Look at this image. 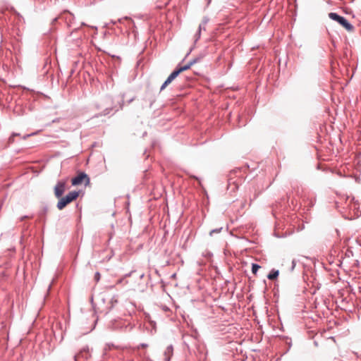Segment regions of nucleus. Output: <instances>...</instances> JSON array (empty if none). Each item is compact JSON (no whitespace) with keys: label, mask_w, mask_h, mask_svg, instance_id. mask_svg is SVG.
I'll return each mask as SVG.
<instances>
[{"label":"nucleus","mask_w":361,"mask_h":361,"mask_svg":"<svg viewBox=\"0 0 361 361\" xmlns=\"http://www.w3.org/2000/svg\"><path fill=\"white\" fill-rule=\"evenodd\" d=\"M71 183L73 185H78L82 183H85V185H87L90 184V178L85 173L80 172L77 176L72 178Z\"/></svg>","instance_id":"obj_4"},{"label":"nucleus","mask_w":361,"mask_h":361,"mask_svg":"<svg viewBox=\"0 0 361 361\" xmlns=\"http://www.w3.org/2000/svg\"><path fill=\"white\" fill-rule=\"evenodd\" d=\"M90 357V353L89 348L87 347V348H84L83 349H82L80 351V353L75 356V361H78L80 358L87 359Z\"/></svg>","instance_id":"obj_6"},{"label":"nucleus","mask_w":361,"mask_h":361,"mask_svg":"<svg viewBox=\"0 0 361 361\" xmlns=\"http://www.w3.org/2000/svg\"><path fill=\"white\" fill-rule=\"evenodd\" d=\"M260 269V266L257 264H252V272L254 274H256L257 271Z\"/></svg>","instance_id":"obj_9"},{"label":"nucleus","mask_w":361,"mask_h":361,"mask_svg":"<svg viewBox=\"0 0 361 361\" xmlns=\"http://www.w3.org/2000/svg\"><path fill=\"white\" fill-rule=\"evenodd\" d=\"M125 282V283H128V281H125V279L123 278V279H119L118 281H117V284H120V283H122Z\"/></svg>","instance_id":"obj_11"},{"label":"nucleus","mask_w":361,"mask_h":361,"mask_svg":"<svg viewBox=\"0 0 361 361\" xmlns=\"http://www.w3.org/2000/svg\"><path fill=\"white\" fill-rule=\"evenodd\" d=\"M279 271L272 270L269 275L267 276L268 279L269 280H274L276 279L279 276Z\"/></svg>","instance_id":"obj_7"},{"label":"nucleus","mask_w":361,"mask_h":361,"mask_svg":"<svg viewBox=\"0 0 361 361\" xmlns=\"http://www.w3.org/2000/svg\"><path fill=\"white\" fill-rule=\"evenodd\" d=\"M66 190V181H59L54 187V195L57 198H60Z\"/></svg>","instance_id":"obj_5"},{"label":"nucleus","mask_w":361,"mask_h":361,"mask_svg":"<svg viewBox=\"0 0 361 361\" xmlns=\"http://www.w3.org/2000/svg\"><path fill=\"white\" fill-rule=\"evenodd\" d=\"M101 275L99 272H96L94 276V281L98 282L100 279Z\"/></svg>","instance_id":"obj_10"},{"label":"nucleus","mask_w":361,"mask_h":361,"mask_svg":"<svg viewBox=\"0 0 361 361\" xmlns=\"http://www.w3.org/2000/svg\"><path fill=\"white\" fill-rule=\"evenodd\" d=\"M195 63V61H192L187 65L180 66L176 70H175L173 72H172L171 75L168 77V78L166 80V81L164 82V84L161 85V90L165 89L166 87L169 85L180 73L188 70L191 67V66Z\"/></svg>","instance_id":"obj_2"},{"label":"nucleus","mask_w":361,"mask_h":361,"mask_svg":"<svg viewBox=\"0 0 361 361\" xmlns=\"http://www.w3.org/2000/svg\"><path fill=\"white\" fill-rule=\"evenodd\" d=\"M329 17L338 22L340 25H341L343 27H345L348 31H353V26L348 23V21L343 17L340 16L336 13H329Z\"/></svg>","instance_id":"obj_3"},{"label":"nucleus","mask_w":361,"mask_h":361,"mask_svg":"<svg viewBox=\"0 0 361 361\" xmlns=\"http://www.w3.org/2000/svg\"><path fill=\"white\" fill-rule=\"evenodd\" d=\"M173 354V348L171 346H169L166 348V351H165V355L166 356H168L166 358V361H169L170 360V356Z\"/></svg>","instance_id":"obj_8"},{"label":"nucleus","mask_w":361,"mask_h":361,"mask_svg":"<svg viewBox=\"0 0 361 361\" xmlns=\"http://www.w3.org/2000/svg\"><path fill=\"white\" fill-rule=\"evenodd\" d=\"M220 230H213L210 232V235H212L213 233H219Z\"/></svg>","instance_id":"obj_13"},{"label":"nucleus","mask_w":361,"mask_h":361,"mask_svg":"<svg viewBox=\"0 0 361 361\" xmlns=\"http://www.w3.org/2000/svg\"><path fill=\"white\" fill-rule=\"evenodd\" d=\"M79 196V192L71 191L66 196L61 197L57 202V208L59 210L64 209L68 204L75 201Z\"/></svg>","instance_id":"obj_1"},{"label":"nucleus","mask_w":361,"mask_h":361,"mask_svg":"<svg viewBox=\"0 0 361 361\" xmlns=\"http://www.w3.org/2000/svg\"><path fill=\"white\" fill-rule=\"evenodd\" d=\"M16 135L13 134L10 138H9V142H13L14 141V138L13 137L15 136Z\"/></svg>","instance_id":"obj_12"}]
</instances>
